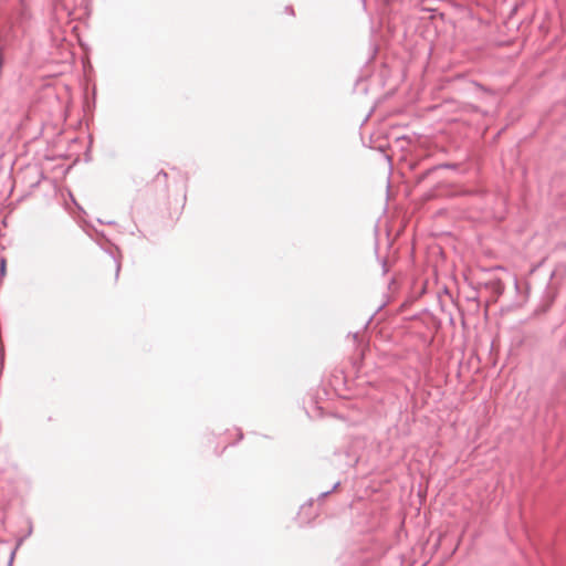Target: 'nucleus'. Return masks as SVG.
Returning <instances> with one entry per match:
<instances>
[{
    "mask_svg": "<svg viewBox=\"0 0 566 566\" xmlns=\"http://www.w3.org/2000/svg\"><path fill=\"white\" fill-rule=\"evenodd\" d=\"M429 2H430L429 0H426L423 2V9L424 10H428V11H438L439 10V8H432Z\"/></svg>",
    "mask_w": 566,
    "mask_h": 566,
    "instance_id": "obj_1",
    "label": "nucleus"
},
{
    "mask_svg": "<svg viewBox=\"0 0 566 566\" xmlns=\"http://www.w3.org/2000/svg\"><path fill=\"white\" fill-rule=\"evenodd\" d=\"M159 177H163L164 181L166 182V180H167V174H166V172L160 171V172L157 175V178H159Z\"/></svg>",
    "mask_w": 566,
    "mask_h": 566,
    "instance_id": "obj_2",
    "label": "nucleus"
}]
</instances>
